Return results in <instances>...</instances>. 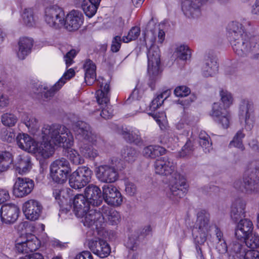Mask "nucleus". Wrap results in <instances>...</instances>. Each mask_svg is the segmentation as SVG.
I'll list each match as a JSON object with an SVG mask.
<instances>
[{"mask_svg": "<svg viewBox=\"0 0 259 259\" xmlns=\"http://www.w3.org/2000/svg\"><path fill=\"white\" fill-rule=\"evenodd\" d=\"M229 37L235 53L240 57L248 56L254 62L259 58V44L257 36H249L242 24L232 22L228 26Z\"/></svg>", "mask_w": 259, "mask_h": 259, "instance_id": "obj_1", "label": "nucleus"}, {"mask_svg": "<svg viewBox=\"0 0 259 259\" xmlns=\"http://www.w3.org/2000/svg\"><path fill=\"white\" fill-rule=\"evenodd\" d=\"M155 172L158 175L169 177V190L166 193L168 197L174 202L183 197L186 192L185 177L177 172L176 164L167 156L157 159L154 164Z\"/></svg>", "mask_w": 259, "mask_h": 259, "instance_id": "obj_2", "label": "nucleus"}, {"mask_svg": "<svg viewBox=\"0 0 259 259\" xmlns=\"http://www.w3.org/2000/svg\"><path fill=\"white\" fill-rule=\"evenodd\" d=\"M43 144L42 157H49L54 151V146L70 147L73 144L72 134L65 125L54 124L45 125L41 130Z\"/></svg>", "mask_w": 259, "mask_h": 259, "instance_id": "obj_3", "label": "nucleus"}, {"mask_svg": "<svg viewBox=\"0 0 259 259\" xmlns=\"http://www.w3.org/2000/svg\"><path fill=\"white\" fill-rule=\"evenodd\" d=\"M259 161L258 160L250 161L247 165L243 181L236 180L234 187L238 191L248 194H254L259 188Z\"/></svg>", "mask_w": 259, "mask_h": 259, "instance_id": "obj_4", "label": "nucleus"}, {"mask_svg": "<svg viewBox=\"0 0 259 259\" xmlns=\"http://www.w3.org/2000/svg\"><path fill=\"white\" fill-rule=\"evenodd\" d=\"M119 159L113 157L109 160L108 163L97 167L95 174L98 180L104 183H113L116 182L119 178Z\"/></svg>", "mask_w": 259, "mask_h": 259, "instance_id": "obj_5", "label": "nucleus"}, {"mask_svg": "<svg viewBox=\"0 0 259 259\" xmlns=\"http://www.w3.org/2000/svg\"><path fill=\"white\" fill-rule=\"evenodd\" d=\"M102 81L100 84V89L96 92V99L98 103L102 106V110L97 112H100V115L104 119H109L113 115V110L109 104L110 101V85L108 82Z\"/></svg>", "mask_w": 259, "mask_h": 259, "instance_id": "obj_6", "label": "nucleus"}, {"mask_svg": "<svg viewBox=\"0 0 259 259\" xmlns=\"http://www.w3.org/2000/svg\"><path fill=\"white\" fill-rule=\"evenodd\" d=\"M92 171L87 166H80L73 172L69 177V186L78 190L86 186L91 181Z\"/></svg>", "mask_w": 259, "mask_h": 259, "instance_id": "obj_7", "label": "nucleus"}, {"mask_svg": "<svg viewBox=\"0 0 259 259\" xmlns=\"http://www.w3.org/2000/svg\"><path fill=\"white\" fill-rule=\"evenodd\" d=\"M72 129L76 138L79 140H84L96 144L97 135L93 132L91 126L83 121H77L72 124Z\"/></svg>", "mask_w": 259, "mask_h": 259, "instance_id": "obj_8", "label": "nucleus"}, {"mask_svg": "<svg viewBox=\"0 0 259 259\" xmlns=\"http://www.w3.org/2000/svg\"><path fill=\"white\" fill-rule=\"evenodd\" d=\"M155 37L151 40V45L148 50V68L147 71L149 75H157L159 72L160 63V50L158 47L154 45Z\"/></svg>", "mask_w": 259, "mask_h": 259, "instance_id": "obj_9", "label": "nucleus"}, {"mask_svg": "<svg viewBox=\"0 0 259 259\" xmlns=\"http://www.w3.org/2000/svg\"><path fill=\"white\" fill-rule=\"evenodd\" d=\"M45 21L51 27H61L65 24L64 12L57 6L48 8L45 11Z\"/></svg>", "mask_w": 259, "mask_h": 259, "instance_id": "obj_10", "label": "nucleus"}, {"mask_svg": "<svg viewBox=\"0 0 259 259\" xmlns=\"http://www.w3.org/2000/svg\"><path fill=\"white\" fill-rule=\"evenodd\" d=\"M16 141L19 147L29 153H38L42 156V145L43 141L38 147L37 143L29 135L26 134H19L16 137Z\"/></svg>", "mask_w": 259, "mask_h": 259, "instance_id": "obj_11", "label": "nucleus"}, {"mask_svg": "<svg viewBox=\"0 0 259 259\" xmlns=\"http://www.w3.org/2000/svg\"><path fill=\"white\" fill-rule=\"evenodd\" d=\"M39 244V241L34 235L29 234L25 240H22V238L16 240L15 249L19 253H28L38 249Z\"/></svg>", "mask_w": 259, "mask_h": 259, "instance_id": "obj_12", "label": "nucleus"}, {"mask_svg": "<svg viewBox=\"0 0 259 259\" xmlns=\"http://www.w3.org/2000/svg\"><path fill=\"white\" fill-rule=\"evenodd\" d=\"M75 75L73 69L70 68L65 72L63 76L50 89L47 87H44V90L41 92V96L44 101H48L54 96L55 93L59 90L66 82Z\"/></svg>", "mask_w": 259, "mask_h": 259, "instance_id": "obj_13", "label": "nucleus"}, {"mask_svg": "<svg viewBox=\"0 0 259 259\" xmlns=\"http://www.w3.org/2000/svg\"><path fill=\"white\" fill-rule=\"evenodd\" d=\"M103 200L108 205L118 206L122 202V196L117 188L112 185H105L102 187Z\"/></svg>", "mask_w": 259, "mask_h": 259, "instance_id": "obj_14", "label": "nucleus"}, {"mask_svg": "<svg viewBox=\"0 0 259 259\" xmlns=\"http://www.w3.org/2000/svg\"><path fill=\"white\" fill-rule=\"evenodd\" d=\"M34 182L29 178H18L13 187V194L17 197H23L32 191Z\"/></svg>", "mask_w": 259, "mask_h": 259, "instance_id": "obj_15", "label": "nucleus"}, {"mask_svg": "<svg viewBox=\"0 0 259 259\" xmlns=\"http://www.w3.org/2000/svg\"><path fill=\"white\" fill-rule=\"evenodd\" d=\"M19 209L15 204H6L2 205L0 209V218L3 223L11 224L17 220Z\"/></svg>", "mask_w": 259, "mask_h": 259, "instance_id": "obj_16", "label": "nucleus"}, {"mask_svg": "<svg viewBox=\"0 0 259 259\" xmlns=\"http://www.w3.org/2000/svg\"><path fill=\"white\" fill-rule=\"evenodd\" d=\"M42 206L37 200L30 199L23 204V211L26 218L31 221L37 220L42 211Z\"/></svg>", "mask_w": 259, "mask_h": 259, "instance_id": "obj_17", "label": "nucleus"}, {"mask_svg": "<svg viewBox=\"0 0 259 259\" xmlns=\"http://www.w3.org/2000/svg\"><path fill=\"white\" fill-rule=\"evenodd\" d=\"M81 218L84 226L93 229H99L103 225V219L101 218L99 209H89Z\"/></svg>", "mask_w": 259, "mask_h": 259, "instance_id": "obj_18", "label": "nucleus"}, {"mask_svg": "<svg viewBox=\"0 0 259 259\" xmlns=\"http://www.w3.org/2000/svg\"><path fill=\"white\" fill-rule=\"evenodd\" d=\"M253 224L248 219H242L239 220L235 230L236 239L240 241H245L252 233Z\"/></svg>", "mask_w": 259, "mask_h": 259, "instance_id": "obj_19", "label": "nucleus"}, {"mask_svg": "<svg viewBox=\"0 0 259 259\" xmlns=\"http://www.w3.org/2000/svg\"><path fill=\"white\" fill-rule=\"evenodd\" d=\"M90 249L98 256L104 258L107 257L111 252V249L108 243L101 239L91 240L89 241Z\"/></svg>", "mask_w": 259, "mask_h": 259, "instance_id": "obj_20", "label": "nucleus"}, {"mask_svg": "<svg viewBox=\"0 0 259 259\" xmlns=\"http://www.w3.org/2000/svg\"><path fill=\"white\" fill-rule=\"evenodd\" d=\"M103 192L99 187L93 184L89 185L84 190V196L91 205L98 206L103 201Z\"/></svg>", "mask_w": 259, "mask_h": 259, "instance_id": "obj_21", "label": "nucleus"}, {"mask_svg": "<svg viewBox=\"0 0 259 259\" xmlns=\"http://www.w3.org/2000/svg\"><path fill=\"white\" fill-rule=\"evenodd\" d=\"M253 111V105L251 102L246 100H243L239 108V118L240 120H243L245 122V128L249 131L253 127L252 121L249 119L251 114Z\"/></svg>", "mask_w": 259, "mask_h": 259, "instance_id": "obj_22", "label": "nucleus"}, {"mask_svg": "<svg viewBox=\"0 0 259 259\" xmlns=\"http://www.w3.org/2000/svg\"><path fill=\"white\" fill-rule=\"evenodd\" d=\"M83 16L82 14L77 10L71 11L65 18V26L69 31L77 30L82 24Z\"/></svg>", "mask_w": 259, "mask_h": 259, "instance_id": "obj_23", "label": "nucleus"}, {"mask_svg": "<svg viewBox=\"0 0 259 259\" xmlns=\"http://www.w3.org/2000/svg\"><path fill=\"white\" fill-rule=\"evenodd\" d=\"M99 212L101 213V218L103 219V224L106 222L111 225H116L119 222V213L108 205H104L100 207Z\"/></svg>", "mask_w": 259, "mask_h": 259, "instance_id": "obj_24", "label": "nucleus"}, {"mask_svg": "<svg viewBox=\"0 0 259 259\" xmlns=\"http://www.w3.org/2000/svg\"><path fill=\"white\" fill-rule=\"evenodd\" d=\"M73 210L77 217H82L88 211L91 204L84 195L82 194L76 195L73 200Z\"/></svg>", "mask_w": 259, "mask_h": 259, "instance_id": "obj_25", "label": "nucleus"}, {"mask_svg": "<svg viewBox=\"0 0 259 259\" xmlns=\"http://www.w3.org/2000/svg\"><path fill=\"white\" fill-rule=\"evenodd\" d=\"M246 202L241 198L236 199L232 204L230 216L232 220L236 223L245 217Z\"/></svg>", "mask_w": 259, "mask_h": 259, "instance_id": "obj_26", "label": "nucleus"}, {"mask_svg": "<svg viewBox=\"0 0 259 259\" xmlns=\"http://www.w3.org/2000/svg\"><path fill=\"white\" fill-rule=\"evenodd\" d=\"M218 68L216 58L209 55L205 57L202 67V74L206 77L212 76L217 73Z\"/></svg>", "mask_w": 259, "mask_h": 259, "instance_id": "obj_27", "label": "nucleus"}, {"mask_svg": "<svg viewBox=\"0 0 259 259\" xmlns=\"http://www.w3.org/2000/svg\"><path fill=\"white\" fill-rule=\"evenodd\" d=\"M84 80L87 85H92L96 79V66L90 59L87 60L83 64Z\"/></svg>", "mask_w": 259, "mask_h": 259, "instance_id": "obj_28", "label": "nucleus"}, {"mask_svg": "<svg viewBox=\"0 0 259 259\" xmlns=\"http://www.w3.org/2000/svg\"><path fill=\"white\" fill-rule=\"evenodd\" d=\"M196 225L200 232H208L211 228L209 226V214L206 210H201L198 212Z\"/></svg>", "mask_w": 259, "mask_h": 259, "instance_id": "obj_29", "label": "nucleus"}, {"mask_svg": "<svg viewBox=\"0 0 259 259\" xmlns=\"http://www.w3.org/2000/svg\"><path fill=\"white\" fill-rule=\"evenodd\" d=\"M18 51L17 52L18 57L23 60L31 52L33 46V41L27 37L20 38L18 42Z\"/></svg>", "mask_w": 259, "mask_h": 259, "instance_id": "obj_30", "label": "nucleus"}, {"mask_svg": "<svg viewBox=\"0 0 259 259\" xmlns=\"http://www.w3.org/2000/svg\"><path fill=\"white\" fill-rule=\"evenodd\" d=\"M232 249L237 254L244 256V259H259V252L257 250H248L245 252L242 245L240 243H234Z\"/></svg>", "mask_w": 259, "mask_h": 259, "instance_id": "obj_31", "label": "nucleus"}, {"mask_svg": "<svg viewBox=\"0 0 259 259\" xmlns=\"http://www.w3.org/2000/svg\"><path fill=\"white\" fill-rule=\"evenodd\" d=\"M31 159L28 155H19L16 168L19 173H25L31 168Z\"/></svg>", "mask_w": 259, "mask_h": 259, "instance_id": "obj_32", "label": "nucleus"}, {"mask_svg": "<svg viewBox=\"0 0 259 259\" xmlns=\"http://www.w3.org/2000/svg\"><path fill=\"white\" fill-rule=\"evenodd\" d=\"M71 169H50V175L53 181L58 184L65 182Z\"/></svg>", "mask_w": 259, "mask_h": 259, "instance_id": "obj_33", "label": "nucleus"}, {"mask_svg": "<svg viewBox=\"0 0 259 259\" xmlns=\"http://www.w3.org/2000/svg\"><path fill=\"white\" fill-rule=\"evenodd\" d=\"M165 149L159 146L150 145L146 147L143 150V154L146 157L155 158L165 153Z\"/></svg>", "mask_w": 259, "mask_h": 259, "instance_id": "obj_34", "label": "nucleus"}, {"mask_svg": "<svg viewBox=\"0 0 259 259\" xmlns=\"http://www.w3.org/2000/svg\"><path fill=\"white\" fill-rule=\"evenodd\" d=\"M81 154L90 160H94L99 155V152L92 145L88 144H82L79 146Z\"/></svg>", "mask_w": 259, "mask_h": 259, "instance_id": "obj_35", "label": "nucleus"}, {"mask_svg": "<svg viewBox=\"0 0 259 259\" xmlns=\"http://www.w3.org/2000/svg\"><path fill=\"white\" fill-rule=\"evenodd\" d=\"M13 161L12 155L10 152L0 153V174L7 171Z\"/></svg>", "mask_w": 259, "mask_h": 259, "instance_id": "obj_36", "label": "nucleus"}, {"mask_svg": "<svg viewBox=\"0 0 259 259\" xmlns=\"http://www.w3.org/2000/svg\"><path fill=\"white\" fill-rule=\"evenodd\" d=\"M65 148L66 150L64 152V155L66 156L72 163L78 165L83 163L84 159L81 157L77 151L70 147Z\"/></svg>", "mask_w": 259, "mask_h": 259, "instance_id": "obj_37", "label": "nucleus"}, {"mask_svg": "<svg viewBox=\"0 0 259 259\" xmlns=\"http://www.w3.org/2000/svg\"><path fill=\"white\" fill-rule=\"evenodd\" d=\"M22 17L24 23L28 27L33 26L37 20L33 9L31 8L25 9Z\"/></svg>", "mask_w": 259, "mask_h": 259, "instance_id": "obj_38", "label": "nucleus"}, {"mask_svg": "<svg viewBox=\"0 0 259 259\" xmlns=\"http://www.w3.org/2000/svg\"><path fill=\"white\" fill-rule=\"evenodd\" d=\"M99 4L89 2L87 0H83L81 6L86 16L91 18L96 14Z\"/></svg>", "mask_w": 259, "mask_h": 259, "instance_id": "obj_39", "label": "nucleus"}, {"mask_svg": "<svg viewBox=\"0 0 259 259\" xmlns=\"http://www.w3.org/2000/svg\"><path fill=\"white\" fill-rule=\"evenodd\" d=\"M21 120L28 129L35 131L38 127L37 119L31 114L24 113L22 115Z\"/></svg>", "mask_w": 259, "mask_h": 259, "instance_id": "obj_40", "label": "nucleus"}, {"mask_svg": "<svg viewBox=\"0 0 259 259\" xmlns=\"http://www.w3.org/2000/svg\"><path fill=\"white\" fill-rule=\"evenodd\" d=\"M121 155L125 161L130 162L136 160L138 155V153L135 148L127 146L121 151Z\"/></svg>", "mask_w": 259, "mask_h": 259, "instance_id": "obj_41", "label": "nucleus"}, {"mask_svg": "<svg viewBox=\"0 0 259 259\" xmlns=\"http://www.w3.org/2000/svg\"><path fill=\"white\" fill-rule=\"evenodd\" d=\"M0 138L3 141L12 143L16 140V134L12 128L3 127L0 132Z\"/></svg>", "mask_w": 259, "mask_h": 259, "instance_id": "obj_42", "label": "nucleus"}, {"mask_svg": "<svg viewBox=\"0 0 259 259\" xmlns=\"http://www.w3.org/2000/svg\"><path fill=\"white\" fill-rule=\"evenodd\" d=\"M69 189H65L62 186H55L53 191V195L55 199L58 201V203L60 205H61L64 203V201L66 200L65 196L64 195L68 192Z\"/></svg>", "mask_w": 259, "mask_h": 259, "instance_id": "obj_43", "label": "nucleus"}, {"mask_svg": "<svg viewBox=\"0 0 259 259\" xmlns=\"http://www.w3.org/2000/svg\"><path fill=\"white\" fill-rule=\"evenodd\" d=\"M50 169H71L69 161L64 158H61L53 161L50 167Z\"/></svg>", "mask_w": 259, "mask_h": 259, "instance_id": "obj_44", "label": "nucleus"}, {"mask_svg": "<svg viewBox=\"0 0 259 259\" xmlns=\"http://www.w3.org/2000/svg\"><path fill=\"white\" fill-rule=\"evenodd\" d=\"M245 135L243 133V130L238 131L234 136L232 141H231L230 145L243 151L245 147L242 143V139L245 137Z\"/></svg>", "mask_w": 259, "mask_h": 259, "instance_id": "obj_45", "label": "nucleus"}, {"mask_svg": "<svg viewBox=\"0 0 259 259\" xmlns=\"http://www.w3.org/2000/svg\"><path fill=\"white\" fill-rule=\"evenodd\" d=\"M17 121V117L12 113H5L1 116V122L6 126H13L15 125Z\"/></svg>", "mask_w": 259, "mask_h": 259, "instance_id": "obj_46", "label": "nucleus"}, {"mask_svg": "<svg viewBox=\"0 0 259 259\" xmlns=\"http://www.w3.org/2000/svg\"><path fill=\"white\" fill-rule=\"evenodd\" d=\"M122 135L125 140L130 143L138 144L141 141L140 136L137 131L131 132L126 130L123 131Z\"/></svg>", "mask_w": 259, "mask_h": 259, "instance_id": "obj_47", "label": "nucleus"}, {"mask_svg": "<svg viewBox=\"0 0 259 259\" xmlns=\"http://www.w3.org/2000/svg\"><path fill=\"white\" fill-rule=\"evenodd\" d=\"M243 243L245 242L246 245L250 248V250H258L259 247V237L257 235L254 234L252 235V234L248 237L246 239L242 241Z\"/></svg>", "mask_w": 259, "mask_h": 259, "instance_id": "obj_48", "label": "nucleus"}, {"mask_svg": "<svg viewBox=\"0 0 259 259\" xmlns=\"http://www.w3.org/2000/svg\"><path fill=\"white\" fill-rule=\"evenodd\" d=\"M177 50L178 58L180 59L187 60L191 57V50L187 46L181 45Z\"/></svg>", "mask_w": 259, "mask_h": 259, "instance_id": "obj_49", "label": "nucleus"}, {"mask_svg": "<svg viewBox=\"0 0 259 259\" xmlns=\"http://www.w3.org/2000/svg\"><path fill=\"white\" fill-rule=\"evenodd\" d=\"M140 28L139 27H133L129 31L127 35L122 37V41L124 42H128L136 40L140 35Z\"/></svg>", "mask_w": 259, "mask_h": 259, "instance_id": "obj_50", "label": "nucleus"}, {"mask_svg": "<svg viewBox=\"0 0 259 259\" xmlns=\"http://www.w3.org/2000/svg\"><path fill=\"white\" fill-rule=\"evenodd\" d=\"M220 95L224 106L228 108L233 103V99L231 94L226 90H221Z\"/></svg>", "mask_w": 259, "mask_h": 259, "instance_id": "obj_51", "label": "nucleus"}, {"mask_svg": "<svg viewBox=\"0 0 259 259\" xmlns=\"http://www.w3.org/2000/svg\"><path fill=\"white\" fill-rule=\"evenodd\" d=\"M194 149L193 144L190 140H188L180 152V156L184 157L191 154Z\"/></svg>", "mask_w": 259, "mask_h": 259, "instance_id": "obj_52", "label": "nucleus"}, {"mask_svg": "<svg viewBox=\"0 0 259 259\" xmlns=\"http://www.w3.org/2000/svg\"><path fill=\"white\" fill-rule=\"evenodd\" d=\"M226 108L227 107L224 106V108H223L220 106V104L218 103H214L212 106L211 116L214 118H215V119H218L219 118L224 115L225 111H228V110L226 109Z\"/></svg>", "mask_w": 259, "mask_h": 259, "instance_id": "obj_53", "label": "nucleus"}, {"mask_svg": "<svg viewBox=\"0 0 259 259\" xmlns=\"http://www.w3.org/2000/svg\"><path fill=\"white\" fill-rule=\"evenodd\" d=\"M215 120L221 124L224 128H227L229 126L230 122V113L228 111H225L223 115Z\"/></svg>", "mask_w": 259, "mask_h": 259, "instance_id": "obj_54", "label": "nucleus"}, {"mask_svg": "<svg viewBox=\"0 0 259 259\" xmlns=\"http://www.w3.org/2000/svg\"><path fill=\"white\" fill-rule=\"evenodd\" d=\"M190 93V89L185 85L177 87L174 91L175 95L177 97H186L188 96Z\"/></svg>", "mask_w": 259, "mask_h": 259, "instance_id": "obj_55", "label": "nucleus"}, {"mask_svg": "<svg viewBox=\"0 0 259 259\" xmlns=\"http://www.w3.org/2000/svg\"><path fill=\"white\" fill-rule=\"evenodd\" d=\"M139 241L137 235H132L128 238L126 242V246L128 248L132 250H136L138 246Z\"/></svg>", "mask_w": 259, "mask_h": 259, "instance_id": "obj_56", "label": "nucleus"}, {"mask_svg": "<svg viewBox=\"0 0 259 259\" xmlns=\"http://www.w3.org/2000/svg\"><path fill=\"white\" fill-rule=\"evenodd\" d=\"M122 39L119 36H115L112 39L111 46V51L113 53L119 51L121 47V42Z\"/></svg>", "mask_w": 259, "mask_h": 259, "instance_id": "obj_57", "label": "nucleus"}, {"mask_svg": "<svg viewBox=\"0 0 259 259\" xmlns=\"http://www.w3.org/2000/svg\"><path fill=\"white\" fill-rule=\"evenodd\" d=\"M164 99L159 97L158 95L154 98L150 105V109L152 111H155L158 109L163 103Z\"/></svg>", "mask_w": 259, "mask_h": 259, "instance_id": "obj_58", "label": "nucleus"}, {"mask_svg": "<svg viewBox=\"0 0 259 259\" xmlns=\"http://www.w3.org/2000/svg\"><path fill=\"white\" fill-rule=\"evenodd\" d=\"M164 99L159 97L158 95L154 98L150 105V109L152 111H155L158 109L163 103Z\"/></svg>", "mask_w": 259, "mask_h": 259, "instance_id": "obj_59", "label": "nucleus"}, {"mask_svg": "<svg viewBox=\"0 0 259 259\" xmlns=\"http://www.w3.org/2000/svg\"><path fill=\"white\" fill-rule=\"evenodd\" d=\"M164 99L159 97L158 95L154 98L150 105V109L152 111H155L158 109L163 103Z\"/></svg>", "mask_w": 259, "mask_h": 259, "instance_id": "obj_60", "label": "nucleus"}, {"mask_svg": "<svg viewBox=\"0 0 259 259\" xmlns=\"http://www.w3.org/2000/svg\"><path fill=\"white\" fill-rule=\"evenodd\" d=\"M125 190L127 194L130 196L135 195L137 191V187L135 184L132 182L127 181L125 183Z\"/></svg>", "mask_w": 259, "mask_h": 259, "instance_id": "obj_61", "label": "nucleus"}, {"mask_svg": "<svg viewBox=\"0 0 259 259\" xmlns=\"http://www.w3.org/2000/svg\"><path fill=\"white\" fill-rule=\"evenodd\" d=\"M76 52L75 50H71L68 52L64 56V59L66 65V67H68L73 62V59L76 55Z\"/></svg>", "mask_w": 259, "mask_h": 259, "instance_id": "obj_62", "label": "nucleus"}, {"mask_svg": "<svg viewBox=\"0 0 259 259\" xmlns=\"http://www.w3.org/2000/svg\"><path fill=\"white\" fill-rule=\"evenodd\" d=\"M199 144L205 153H208L212 150V143L210 139L199 140Z\"/></svg>", "mask_w": 259, "mask_h": 259, "instance_id": "obj_63", "label": "nucleus"}, {"mask_svg": "<svg viewBox=\"0 0 259 259\" xmlns=\"http://www.w3.org/2000/svg\"><path fill=\"white\" fill-rule=\"evenodd\" d=\"M207 233V232H201L199 233V235L196 236L194 238L196 246H199L204 243L206 240Z\"/></svg>", "mask_w": 259, "mask_h": 259, "instance_id": "obj_64", "label": "nucleus"}]
</instances>
